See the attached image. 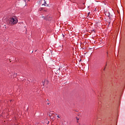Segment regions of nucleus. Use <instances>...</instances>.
<instances>
[{"label": "nucleus", "mask_w": 125, "mask_h": 125, "mask_svg": "<svg viewBox=\"0 0 125 125\" xmlns=\"http://www.w3.org/2000/svg\"><path fill=\"white\" fill-rule=\"evenodd\" d=\"M17 19L16 18H12L9 20V24L10 25H14L17 23Z\"/></svg>", "instance_id": "1"}, {"label": "nucleus", "mask_w": 125, "mask_h": 125, "mask_svg": "<svg viewBox=\"0 0 125 125\" xmlns=\"http://www.w3.org/2000/svg\"><path fill=\"white\" fill-rule=\"evenodd\" d=\"M54 112L52 111H49V112H48V116H49V117H51V116H52L53 115H54Z\"/></svg>", "instance_id": "2"}, {"label": "nucleus", "mask_w": 125, "mask_h": 125, "mask_svg": "<svg viewBox=\"0 0 125 125\" xmlns=\"http://www.w3.org/2000/svg\"><path fill=\"white\" fill-rule=\"evenodd\" d=\"M50 118L51 119V120H53V119H54V116L53 115L51 116H50Z\"/></svg>", "instance_id": "3"}, {"label": "nucleus", "mask_w": 125, "mask_h": 125, "mask_svg": "<svg viewBox=\"0 0 125 125\" xmlns=\"http://www.w3.org/2000/svg\"><path fill=\"white\" fill-rule=\"evenodd\" d=\"M42 18H43V19H45V20H47V17H43V16H42Z\"/></svg>", "instance_id": "4"}, {"label": "nucleus", "mask_w": 125, "mask_h": 125, "mask_svg": "<svg viewBox=\"0 0 125 125\" xmlns=\"http://www.w3.org/2000/svg\"><path fill=\"white\" fill-rule=\"evenodd\" d=\"M46 2H45V1H44V4H42V5H44V6H46Z\"/></svg>", "instance_id": "5"}, {"label": "nucleus", "mask_w": 125, "mask_h": 125, "mask_svg": "<svg viewBox=\"0 0 125 125\" xmlns=\"http://www.w3.org/2000/svg\"><path fill=\"white\" fill-rule=\"evenodd\" d=\"M3 28H5V29H6V25H4Z\"/></svg>", "instance_id": "6"}, {"label": "nucleus", "mask_w": 125, "mask_h": 125, "mask_svg": "<svg viewBox=\"0 0 125 125\" xmlns=\"http://www.w3.org/2000/svg\"><path fill=\"white\" fill-rule=\"evenodd\" d=\"M57 118H58L59 119H60V117H59V115H57Z\"/></svg>", "instance_id": "7"}, {"label": "nucleus", "mask_w": 125, "mask_h": 125, "mask_svg": "<svg viewBox=\"0 0 125 125\" xmlns=\"http://www.w3.org/2000/svg\"><path fill=\"white\" fill-rule=\"evenodd\" d=\"M24 0V1H26V0ZM28 1H30V0H28Z\"/></svg>", "instance_id": "8"}, {"label": "nucleus", "mask_w": 125, "mask_h": 125, "mask_svg": "<svg viewBox=\"0 0 125 125\" xmlns=\"http://www.w3.org/2000/svg\"><path fill=\"white\" fill-rule=\"evenodd\" d=\"M89 14H90V12L88 13V16H89Z\"/></svg>", "instance_id": "9"}, {"label": "nucleus", "mask_w": 125, "mask_h": 125, "mask_svg": "<svg viewBox=\"0 0 125 125\" xmlns=\"http://www.w3.org/2000/svg\"><path fill=\"white\" fill-rule=\"evenodd\" d=\"M42 84L43 85H44V83L43 82H42Z\"/></svg>", "instance_id": "10"}, {"label": "nucleus", "mask_w": 125, "mask_h": 125, "mask_svg": "<svg viewBox=\"0 0 125 125\" xmlns=\"http://www.w3.org/2000/svg\"><path fill=\"white\" fill-rule=\"evenodd\" d=\"M105 69H106V67H105L104 68V71H105Z\"/></svg>", "instance_id": "11"}, {"label": "nucleus", "mask_w": 125, "mask_h": 125, "mask_svg": "<svg viewBox=\"0 0 125 125\" xmlns=\"http://www.w3.org/2000/svg\"><path fill=\"white\" fill-rule=\"evenodd\" d=\"M76 119H77V121H79V118H76Z\"/></svg>", "instance_id": "12"}, {"label": "nucleus", "mask_w": 125, "mask_h": 125, "mask_svg": "<svg viewBox=\"0 0 125 125\" xmlns=\"http://www.w3.org/2000/svg\"><path fill=\"white\" fill-rule=\"evenodd\" d=\"M16 75H17V74H15L14 75V77H16Z\"/></svg>", "instance_id": "13"}, {"label": "nucleus", "mask_w": 125, "mask_h": 125, "mask_svg": "<svg viewBox=\"0 0 125 125\" xmlns=\"http://www.w3.org/2000/svg\"><path fill=\"white\" fill-rule=\"evenodd\" d=\"M47 104V105H49V103H48V104Z\"/></svg>", "instance_id": "14"}, {"label": "nucleus", "mask_w": 125, "mask_h": 125, "mask_svg": "<svg viewBox=\"0 0 125 125\" xmlns=\"http://www.w3.org/2000/svg\"><path fill=\"white\" fill-rule=\"evenodd\" d=\"M106 54H108V52L106 53Z\"/></svg>", "instance_id": "15"}, {"label": "nucleus", "mask_w": 125, "mask_h": 125, "mask_svg": "<svg viewBox=\"0 0 125 125\" xmlns=\"http://www.w3.org/2000/svg\"><path fill=\"white\" fill-rule=\"evenodd\" d=\"M47 101H48V100H47Z\"/></svg>", "instance_id": "16"}]
</instances>
